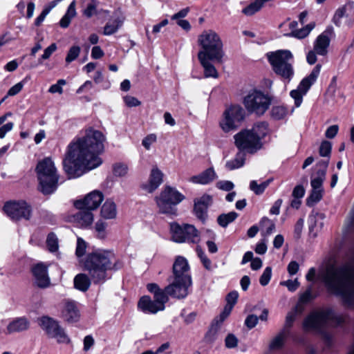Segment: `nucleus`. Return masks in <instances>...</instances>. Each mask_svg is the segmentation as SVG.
Returning <instances> with one entry per match:
<instances>
[{
    "mask_svg": "<svg viewBox=\"0 0 354 354\" xmlns=\"http://www.w3.org/2000/svg\"><path fill=\"white\" fill-rule=\"evenodd\" d=\"M57 178H39V189L44 194L53 193L57 187Z\"/></svg>",
    "mask_w": 354,
    "mask_h": 354,
    "instance_id": "c85d7f7f",
    "label": "nucleus"
},
{
    "mask_svg": "<svg viewBox=\"0 0 354 354\" xmlns=\"http://www.w3.org/2000/svg\"><path fill=\"white\" fill-rule=\"evenodd\" d=\"M198 60L204 69V76L205 77H213L217 78L218 77V73L212 63L216 62V59H212L209 57H198Z\"/></svg>",
    "mask_w": 354,
    "mask_h": 354,
    "instance_id": "b1692460",
    "label": "nucleus"
},
{
    "mask_svg": "<svg viewBox=\"0 0 354 354\" xmlns=\"http://www.w3.org/2000/svg\"><path fill=\"white\" fill-rule=\"evenodd\" d=\"M339 131V127L336 124L330 126L325 132V136L329 139H332L335 137Z\"/></svg>",
    "mask_w": 354,
    "mask_h": 354,
    "instance_id": "774afa93",
    "label": "nucleus"
},
{
    "mask_svg": "<svg viewBox=\"0 0 354 354\" xmlns=\"http://www.w3.org/2000/svg\"><path fill=\"white\" fill-rule=\"evenodd\" d=\"M75 6V1H73L68 6L66 12L59 21V25L62 28H66L69 26L72 19L76 15Z\"/></svg>",
    "mask_w": 354,
    "mask_h": 354,
    "instance_id": "c756f323",
    "label": "nucleus"
},
{
    "mask_svg": "<svg viewBox=\"0 0 354 354\" xmlns=\"http://www.w3.org/2000/svg\"><path fill=\"white\" fill-rule=\"evenodd\" d=\"M272 276V268L267 267L264 270L263 274L260 277L259 283L261 286H265L268 284Z\"/></svg>",
    "mask_w": 354,
    "mask_h": 354,
    "instance_id": "8fccbe9b",
    "label": "nucleus"
},
{
    "mask_svg": "<svg viewBox=\"0 0 354 354\" xmlns=\"http://www.w3.org/2000/svg\"><path fill=\"white\" fill-rule=\"evenodd\" d=\"M332 145L328 141H323L319 147V155L323 157L329 156L331 152Z\"/></svg>",
    "mask_w": 354,
    "mask_h": 354,
    "instance_id": "09e8293b",
    "label": "nucleus"
},
{
    "mask_svg": "<svg viewBox=\"0 0 354 354\" xmlns=\"http://www.w3.org/2000/svg\"><path fill=\"white\" fill-rule=\"evenodd\" d=\"M52 10V7H46L41 13L36 18L35 21V25L36 26H39L42 22L44 21L46 17L48 15V13Z\"/></svg>",
    "mask_w": 354,
    "mask_h": 354,
    "instance_id": "052dcab7",
    "label": "nucleus"
},
{
    "mask_svg": "<svg viewBox=\"0 0 354 354\" xmlns=\"http://www.w3.org/2000/svg\"><path fill=\"white\" fill-rule=\"evenodd\" d=\"M232 310V308L230 306L225 305V306L223 308V310L220 314L219 317L216 318L218 319L219 325H221L223 323V322L230 315Z\"/></svg>",
    "mask_w": 354,
    "mask_h": 354,
    "instance_id": "e2e57ef3",
    "label": "nucleus"
},
{
    "mask_svg": "<svg viewBox=\"0 0 354 354\" xmlns=\"http://www.w3.org/2000/svg\"><path fill=\"white\" fill-rule=\"evenodd\" d=\"M260 225L263 229H264L266 235L271 234L275 230L274 223L267 217H263L261 219Z\"/></svg>",
    "mask_w": 354,
    "mask_h": 354,
    "instance_id": "37998d69",
    "label": "nucleus"
},
{
    "mask_svg": "<svg viewBox=\"0 0 354 354\" xmlns=\"http://www.w3.org/2000/svg\"><path fill=\"white\" fill-rule=\"evenodd\" d=\"M35 283L40 288H46L50 285V279L48 274V266L39 263L32 268Z\"/></svg>",
    "mask_w": 354,
    "mask_h": 354,
    "instance_id": "a211bd4d",
    "label": "nucleus"
},
{
    "mask_svg": "<svg viewBox=\"0 0 354 354\" xmlns=\"http://www.w3.org/2000/svg\"><path fill=\"white\" fill-rule=\"evenodd\" d=\"M313 299L311 288H308L303 294L301 295L299 300V303L303 306V304L308 302Z\"/></svg>",
    "mask_w": 354,
    "mask_h": 354,
    "instance_id": "69168bd1",
    "label": "nucleus"
},
{
    "mask_svg": "<svg viewBox=\"0 0 354 354\" xmlns=\"http://www.w3.org/2000/svg\"><path fill=\"white\" fill-rule=\"evenodd\" d=\"M149 292L153 294L152 300L149 296L140 298L138 302V308L145 313L156 314L158 311H162L165 308V304L169 301V297L158 284L151 283L147 286Z\"/></svg>",
    "mask_w": 354,
    "mask_h": 354,
    "instance_id": "0eeeda50",
    "label": "nucleus"
},
{
    "mask_svg": "<svg viewBox=\"0 0 354 354\" xmlns=\"http://www.w3.org/2000/svg\"><path fill=\"white\" fill-rule=\"evenodd\" d=\"M198 43L201 49L198 57H209L216 59L217 63H222L225 56L223 44L219 35L212 30L203 31L198 37Z\"/></svg>",
    "mask_w": 354,
    "mask_h": 354,
    "instance_id": "7ed1b4c3",
    "label": "nucleus"
},
{
    "mask_svg": "<svg viewBox=\"0 0 354 354\" xmlns=\"http://www.w3.org/2000/svg\"><path fill=\"white\" fill-rule=\"evenodd\" d=\"M258 320L259 318L257 315H250L246 317L245 324L249 329H252L257 326Z\"/></svg>",
    "mask_w": 354,
    "mask_h": 354,
    "instance_id": "680f3d73",
    "label": "nucleus"
},
{
    "mask_svg": "<svg viewBox=\"0 0 354 354\" xmlns=\"http://www.w3.org/2000/svg\"><path fill=\"white\" fill-rule=\"evenodd\" d=\"M220 325L218 324V319H215L205 336L206 342H212L215 340Z\"/></svg>",
    "mask_w": 354,
    "mask_h": 354,
    "instance_id": "4c0bfd02",
    "label": "nucleus"
},
{
    "mask_svg": "<svg viewBox=\"0 0 354 354\" xmlns=\"http://www.w3.org/2000/svg\"><path fill=\"white\" fill-rule=\"evenodd\" d=\"M86 242L82 239L78 238L77 241V246L75 250V254L77 257H82L86 252Z\"/></svg>",
    "mask_w": 354,
    "mask_h": 354,
    "instance_id": "603ef678",
    "label": "nucleus"
},
{
    "mask_svg": "<svg viewBox=\"0 0 354 354\" xmlns=\"http://www.w3.org/2000/svg\"><path fill=\"white\" fill-rule=\"evenodd\" d=\"M107 227L106 223L104 222L102 220H99L97 221L95 225V230L97 233V237L99 239H104L106 237V228Z\"/></svg>",
    "mask_w": 354,
    "mask_h": 354,
    "instance_id": "de8ad7c7",
    "label": "nucleus"
},
{
    "mask_svg": "<svg viewBox=\"0 0 354 354\" xmlns=\"http://www.w3.org/2000/svg\"><path fill=\"white\" fill-rule=\"evenodd\" d=\"M346 319L345 315L336 314L333 310L328 309L310 314L305 319L303 327L306 331L317 330L328 324L340 325L344 323Z\"/></svg>",
    "mask_w": 354,
    "mask_h": 354,
    "instance_id": "39448f33",
    "label": "nucleus"
},
{
    "mask_svg": "<svg viewBox=\"0 0 354 354\" xmlns=\"http://www.w3.org/2000/svg\"><path fill=\"white\" fill-rule=\"evenodd\" d=\"M196 252H197L198 256L201 259V261L203 263L204 267L207 270H210L211 269V261L205 256V253L203 252V250L201 248H197Z\"/></svg>",
    "mask_w": 354,
    "mask_h": 354,
    "instance_id": "6e6d98bb",
    "label": "nucleus"
},
{
    "mask_svg": "<svg viewBox=\"0 0 354 354\" xmlns=\"http://www.w3.org/2000/svg\"><path fill=\"white\" fill-rule=\"evenodd\" d=\"M103 199L102 193L95 190L86 195L83 199L74 201L73 205L77 209L86 208L94 210L100 206Z\"/></svg>",
    "mask_w": 354,
    "mask_h": 354,
    "instance_id": "dca6fc26",
    "label": "nucleus"
},
{
    "mask_svg": "<svg viewBox=\"0 0 354 354\" xmlns=\"http://www.w3.org/2000/svg\"><path fill=\"white\" fill-rule=\"evenodd\" d=\"M351 9V6H344L342 7L339 8L336 11L333 16V21L334 24L340 26L342 24V19L345 17V13L347 11L346 10Z\"/></svg>",
    "mask_w": 354,
    "mask_h": 354,
    "instance_id": "79ce46f5",
    "label": "nucleus"
},
{
    "mask_svg": "<svg viewBox=\"0 0 354 354\" xmlns=\"http://www.w3.org/2000/svg\"><path fill=\"white\" fill-rule=\"evenodd\" d=\"M105 140L102 132L91 129L84 137L71 142L63 160L66 174L82 176L99 167L102 163L99 155L104 151Z\"/></svg>",
    "mask_w": 354,
    "mask_h": 354,
    "instance_id": "f257e3e1",
    "label": "nucleus"
},
{
    "mask_svg": "<svg viewBox=\"0 0 354 354\" xmlns=\"http://www.w3.org/2000/svg\"><path fill=\"white\" fill-rule=\"evenodd\" d=\"M271 103V95L257 89L250 91L243 99V104L246 110L257 115H263Z\"/></svg>",
    "mask_w": 354,
    "mask_h": 354,
    "instance_id": "6e6552de",
    "label": "nucleus"
},
{
    "mask_svg": "<svg viewBox=\"0 0 354 354\" xmlns=\"http://www.w3.org/2000/svg\"><path fill=\"white\" fill-rule=\"evenodd\" d=\"M68 217V221L75 223L77 227L86 228L92 225L94 221V216L91 209L83 208Z\"/></svg>",
    "mask_w": 354,
    "mask_h": 354,
    "instance_id": "6ab92c4d",
    "label": "nucleus"
},
{
    "mask_svg": "<svg viewBox=\"0 0 354 354\" xmlns=\"http://www.w3.org/2000/svg\"><path fill=\"white\" fill-rule=\"evenodd\" d=\"M212 203V197L208 194H203L194 200V213L195 216L204 222L207 217V209Z\"/></svg>",
    "mask_w": 354,
    "mask_h": 354,
    "instance_id": "f3484780",
    "label": "nucleus"
},
{
    "mask_svg": "<svg viewBox=\"0 0 354 354\" xmlns=\"http://www.w3.org/2000/svg\"><path fill=\"white\" fill-rule=\"evenodd\" d=\"M97 3L95 0H90L86 8L84 10V15L90 18L96 13Z\"/></svg>",
    "mask_w": 354,
    "mask_h": 354,
    "instance_id": "3c124183",
    "label": "nucleus"
},
{
    "mask_svg": "<svg viewBox=\"0 0 354 354\" xmlns=\"http://www.w3.org/2000/svg\"><path fill=\"white\" fill-rule=\"evenodd\" d=\"M280 285L287 287L288 290H290V292H294L299 288L300 283L298 281L297 279H295L294 280H287L281 281L280 282Z\"/></svg>",
    "mask_w": 354,
    "mask_h": 354,
    "instance_id": "864d4df0",
    "label": "nucleus"
},
{
    "mask_svg": "<svg viewBox=\"0 0 354 354\" xmlns=\"http://www.w3.org/2000/svg\"><path fill=\"white\" fill-rule=\"evenodd\" d=\"M315 23H310L309 24L306 25L305 27L299 30L292 31L291 35L298 39L305 38L309 35V33L315 28Z\"/></svg>",
    "mask_w": 354,
    "mask_h": 354,
    "instance_id": "58836bf2",
    "label": "nucleus"
},
{
    "mask_svg": "<svg viewBox=\"0 0 354 354\" xmlns=\"http://www.w3.org/2000/svg\"><path fill=\"white\" fill-rule=\"evenodd\" d=\"M245 118V111L239 105H232L223 112L219 122L221 129L228 133L236 130Z\"/></svg>",
    "mask_w": 354,
    "mask_h": 354,
    "instance_id": "1a4fd4ad",
    "label": "nucleus"
},
{
    "mask_svg": "<svg viewBox=\"0 0 354 354\" xmlns=\"http://www.w3.org/2000/svg\"><path fill=\"white\" fill-rule=\"evenodd\" d=\"M50 338L55 339L58 344H68L71 343L70 337L61 326L59 327V329L51 335Z\"/></svg>",
    "mask_w": 354,
    "mask_h": 354,
    "instance_id": "c9c22d12",
    "label": "nucleus"
},
{
    "mask_svg": "<svg viewBox=\"0 0 354 354\" xmlns=\"http://www.w3.org/2000/svg\"><path fill=\"white\" fill-rule=\"evenodd\" d=\"M234 184L229 180H221L216 183V187L221 190L229 192L234 188Z\"/></svg>",
    "mask_w": 354,
    "mask_h": 354,
    "instance_id": "13d9d810",
    "label": "nucleus"
},
{
    "mask_svg": "<svg viewBox=\"0 0 354 354\" xmlns=\"http://www.w3.org/2000/svg\"><path fill=\"white\" fill-rule=\"evenodd\" d=\"M62 317L68 323L75 322L79 319L80 312L75 302L67 301L65 303L62 310Z\"/></svg>",
    "mask_w": 354,
    "mask_h": 354,
    "instance_id": "4be33fe9",
    "label": "nucleus"
},
{
    "mask_svg": "<svg viewBox=\"0 0 354 354\" xmlns=\"http://www.w3.org/2000/svg\"><path fill=\"white\" fill-rule=\"evenodd\" d=\"M101 216L104 219H114L117 216V207L115 203L106 200L101 208Z\"/></svg>",
    "mask_w": 354,
    "mask_h": 354,
    "instance_id": "cd10ccee",
    "label": "nucleus"
},
{
    "mask_svg": "<svg viewBox=\"0 0 354 354\" xmlns=\"http://www.w3.org/2000/svg\"><path fill=\"white\" fill-rule=\"evenodd\" d=\"M245 154L243 151H239L235 158L227 161L225 167L228 170H234L242 167L244 164Z\"/></svg>",
    "mask_w": 354,
    "mask_h": 354,
    "instance_id": "2f4dec72",
    "label": "nucleus"
},
{
    "mask_svg": "<svg viewBox=\"0 0 354 354\" xmlns=\"http://www.w3.org/2000/svg\"><path fill=\"white\" fill-rule=\"evenodd\" d=\"M288 114V109L282 105L274 106L271 110V116L274 120H281Z\"/></svg>",
    "mask_w": 354,
    "mask_h": 354,
    "instance_id": "ea45409f",
    "label": "nucleus"
},
{
    "mask_svg": "<svg viewBox=\"0 0 354 354\" xmlns=\"http://www.w3.org/2000/svg\"><path fill=\"white\" fill-rule=\"evenodd\" d=\"M322 66L317 64L307 77H304L295 90L290 92V96L295 100V104L299 107L303 101V96L306 94L310 86L318 77Z\"/></svg>",
    "mask_w": 354,
    "mask_h": 354,
    "instance_id": "ddd939ff",
    "label": "nucleus"
},
{
    "mask_svg": "<svg viewBox=\"0 0 354 354\" xmlns=\"http://www.w3.org/2000/svg\"><path fill=\"white\" fill-rule=\"evenodd\" d=\"M271 179H268L265 181H260L258 180H252L250 184V188L252 191H253L256 194H262L266 188L270 185L271 183Z\"/></svg>",
    "mask_w": 354,
    "mask_h": 354,
    "instance_id": "72a5a7b5",
    "label": "nucleus"
},
{
    "mask_svg": "<svg viewBox=\"0 0 354 354\" xmlns=\"http://www.w3.org/2000/svg\"><path fill=\"white\" fill-rule=\"evenodd\" d=\"M46 245L50 252H54L58 250V239L56 235L53 233L48 234L46 239Z\"/></svg>",
    "mask_w": 354,
    "mask_h": 354,
    "instance_id": "c03bdc74",
    "label": "nucleus"
},
{
    "mask_svg": "<svg viewBox=\"0 0 354 354\" xmlns=\"http://www.w3.org/2000/svg\"><path fill=\"white\" fill-rule=\"evenodd\" d=\"M185 198V196L175 187L167 185L154 200L160 213L176 216V206Z\"/></svg>",
    "mask_w": 354,
    "mask_h": 354,
    "instance_id": "423d86ee",
    "label": "nucleus"
},
{
    "mask_svg": "<svg viewBox=\"0 0 354 354\" xmlns=\"http://www.w3.org/2000/svg\"><path fill=\"white\" fill-rule=\"evenodd\" d=\"M39 324L49 337H50L60 326L57 321L48 316L41 317L39 320Z\"/></svg>",
    "mask_w": 354,
    "mask_h": 354,
    "instance_id": "a878e982",
    "label": "nucleus"
},
{
    "mask_svg": "<svg viewBox=\"0 0 354 354\" xmlns=\"http://www.w3.org/2000/svg\"><path fill=\"white\" fill-rule=\"evenodd\" d=\"M66 80L63 79H60L57 81V82L55 84H53L50 86L48 91L51 93H58L62 94L63 93L62 86L66 84Z\"/></svg>",
    "mask_w": 354,
    "mask_h": 354,
    "instance_id": "5fc2aeb1",
    "label": "nucleus"
},
{
    "mask_svg": "<svg viewBox=\"0 0 354 354\" xmlns=\"http://www.w3.org/2000/svg\"><path fill=\"white\" fill-rule=\"evenodd\" d=\"M30 322L27 318L17 317L11 321L6 328V333L12 334L15 333H20L28 329Z\"/></svg>",
    "mask_w": 354,
    "mask_h": 354,
    "instance_id": "5701e85b",
    "label": "nucleus"
},
{
    "mask_svg": "<svg viewBox=\"0 0 354 354\" xmlns=\"http://www.w3.org/2000/svg\"><path fill=\"white\" fill-rule=\"evenodd\" d=\"M239 293L237 291L230 292L226 297V306H230L232 308L237 301Z\"/></svg>",
    "mask_w": 354,
    "mask_h": 354,
    "instance_id": "4d7b16f0",
    "label": "nucleus"
},
{
    "mask_svg": "<svg viewBox=\"0 0 354 354\" xmlns=\"http://www.w3.org/2000/svg\"><path fill=\"white\" fill-rule=\"evenodd\" d=\"M3 211L13 221H28L32 216V207L25 201L7 202L3 206Z\"/></svg>",
    "mask_w": 354,
    "mask_h": 354,
    "instance_id": "f8f14e48",
    "label": "nucleus"
},
{
    "mask_svg": "<svg viewBox=\"0 0 354 354\" xmlns=\"http://www.w3.org/2000/svg\"><path fill=\"white\" fill-rule=\"evenodd\" d=\"M322 178H314L311 181L313 190L308 198L307 205L311 206L312 203L319 201L322 198Z\"/></svg>",
    "mask_w": 354,
    "mask_h": 354,
    "instance_id": "393cba45",
    "label": "nucleus"
},
{
    "mask_svg": "<svg viewBox=\"0 0 354 354\" xmlns=\"http://www.w3.org/2000/svg\"><path fill=\"white\" fill-rule=\"evenodd\" d=\"M156 141V136L155 134H150L143 139L142 144L146 149H149L151 145Z\"/></svg>",
    "mask_w": 354,
    "mask_h": 354,
    "instance_id": "0e129e2a",
    "label": "nucleus"
},
{
    "mask_svg": "<svg viewBox=\"0 0 354 354\" xmlns=\"http://www.w3.org/2000/svg\"><path fill=\"white\" fill-rule=\"evenodd\" d=\"M82 269L86 273L77 274L74 278L76 289L86 292L91 283L102 285L111 278L110 272L122 268V263L117 259L112 250L97 249L88 252L80 261Z\"/></svg>",
    "mask_w": 354,
    "mask_h": 354,
    "instance_id": "f03ea898",
    "label": "nucleus"
},
{
    "mask_svg": "<svg viewBox=\"0 0 354 354\" xmlns=\"http://www.w3.org/2000/svg\"><path fill=\"white\" fill-rule=\"evenodd\" d=\"M286 335V332L283 330L276 336L270 344V349L274 350L280 348L283 344Z\"/></svg>",
    "mask_w": 354,
    "mask_h": 354,
    "instance_id": "49530a36",
    "label": "nucleus"
},
{
    "mask_svg": "<svg viewBox=\"0 0 354 354\" xmlns=\"http://www.w3.org/2000/svg\"><path fill=\"white\" fill-rule=\"evenodd\" d=\"M23 82H19L15 85L12 86L8 91L7 96H14L18 94L23 88Z\"/></svg>",
    "mask_w": 354,
    "mask_h": 354,
    "instance_id": "338daca9",
    "label": "nucleus"
},
{
    "mask_svg": "<svg viewBox=\"0 0 354 354\" xmlns=\"http://www.w3.org/2000/svg\"><path fill=\"white\" fill-rule=\"evenodd\" d=\"M192 285V279L174 278L173 281L167 286L165 289V294L178 299H184L188 295V289Z\"/></svg>",
    "mask_w": 354,
    "mask_h": 354,
    "instance_id": "2eb2a0df",
    "label": "nucleus"
},
{
    "mask_svg": "<svg viewBox=\"0 0 354 354\" xmlns=\"http://www.w3.org/2000/svg\"><path fill=\"white\" fill-rule=\"evenodd\" d=\"M80 51H81V48L80 46H71L68 51V53L66 55V62L67 64H69L71 62H72L73 61L75 60L80 53Z\"/></svg>",
    "mask_w": 354,
    "mask_h": 354,
    "instance_id": "a18cd8bd",
    "label": "nucleus"
},
{
    "mask_svg": "<svg viewBox=\"0 0 354 354\" xmlns=\"http://www.w3.org/2000/svg\"><path fill=\"white\" fill-rule=\"evenodd\" d=\"M238 216V214L235 212H230L227 214H221L218 218V223L223 227H225L227 225L233 222Z\"/></svg>",
    "mask_w": 354,
    "mask_h": 354,
    "instance_id": "e433bc0d",
    "label": "nucleus"
},
{
    "mask_svg": "<svg viewBox=\"0 0 354 354\" xmlns=\"http://www.w3.org/2000/svg\"><path fill=\"white\" fill-rule=\"evenodd\" d=\"M172 239L177 243H197L199 241L198 232L192 225L180 226L177 223L171 225Z\"/></svg>",
    "mask_w": 354,
    "mask_h": 354,
    "instance_id": "4468645a",
    "label": "nucleus"
},
{
    "mask_svg": "<svg viewBox=\"0 0 354 354\" xmlns=\"http://www.w3.org/2000/svg\"><path fill=\"white\" fill-rule=\"evenodd\" d=\"M267 57L273 71L290 82L294 75L293 56L291 52L288 50H279L267 53Z\"/></svg>",
    "mask_w": 354,
    "mask_h": 354,
    "instance_id": "20e7f679",
    "label": "nucleus"
},
{
    "mask_svg": "<svg viewBox=\"0 0 354 354\" xmlns=\"http://www.w3.org/2000/svg\"><path fill=\"white\" fill-rule=\"evenodd\" d=\"M123 21L120 18L114 19L111 22L107 23L104 28L103 33L104 35H111L118 31V30L122 26Z\"/></svg>",
    "mask_w": 354,
    "mask_h": 354,
    "instance_id": "f704fd0d",
    "label": "nucleus"
},
{
    "mask_svg": "<svg viewBox=\"0 0 354 354\" xmlns=\"http://www.w3.org/2000/svg\"><path fill=\"white\" fill-rule=\"evenodd\" d=\"M113 173L116 177H122L129 175V167L128 166L122 162H118L113 166Z\"/></svg>",
    "mask_w": 354,
    "mask_h": 354,
    "instance_id": "a19ab883",
    "label": "nucleus"
},
{
    "mask_svg": "<svg viewBox=\"0 0 354 354\" xmlns=\"http://www.w3.org/2000/svg\"><path fill=\"white\" fill-rule=\"evenodd\" d=\"M174 278L192 279L189 272V266L187 261L183 257H178L173 265Z\"/></svg>",
    "mask_w": 354,
    "mask_h": 354,
    "instance_id": "412c9836",
    "label": "nucleus"
},
{
    "mask_svg": "<svg viewBox=\"0 0 354 354\" xmlns=\"http://www.w3.org/2000/svg\"><path fill=\"white\" fill-rule=\"evenodd\" d=\"M236 147L243 153H254L261 149L262 142L255 137L249 129H243L234 136Z\"/></svg>",
    "mask_w": 354,
    "mask_h": 354,
    "instance_id": "9d476101",
    "label": "nucleus"
},
{
    "mask_svg": "<svg viewBox=\"0 0 354 354\" xmlns=\"http://www.w3.org/2000/svg\"><path fill=\"white\" fill-rule=\"evenodd\" d=\"M332 33L333 28H328L317 37L314 41L313 49L310 50L306 56V60L309 64H314L317 62V55L322 56L327 55Z\"/></svg>",
    "mask_w": 354,
    "mask_h": 354,
    "instance_id": "9b49d317",
    "label": "nucleus"
},
{
    "mask_svg": "<svg viewBox=\"0 0 354 354\" xmlns=\"http://www.w3.org/2000/svg\"><path fill=\"white\" fill-rule=\"evenodd\" d=\"M304 306L300 304H297L296 306L290 311L286 317L285 328H290L294 322L297 315L301 314L304 311Z\"/></svg>",
    "mask_w": 354,
    "mask_h": 354,
    "instance_id": "473e14b6",
    "label": "nucleus"
},
{
    "mask_svg": "<svg viewBox=\"0 0 354 354\" xmlns=\"http://www.w3.org/2000/svg\"><path fill=\"white\" fill-rule=\"evenodd\" d=\"M36 171L39 177H57V170L50 158H45L37 163Z\"/></svg>",
    "mask_w": 354,
    "mask_h": 354,
    "instance_id": "aec40b11",
    "label": "nucleus"
},
{
    "mask_svg": "<svg viewBox=\"0 0 354 354\" xmlns=\"http://www.w3.org/2000/svg\"><path fill=\"white\" fill-rule=\"evenodd\" d=\"M162 183V178H142L140 187L145 193H153Z\"/></svg>",
    "mask_w": 354,
    "mask_h": 354,
    "instance_id": "bb28decb",
    "label": "nucleus"
},
{
    "mask_svg": "<svg viewBox=\"0 0 354 354\" xmlns=\"http://www.w3.org/2000/svg\"><path fill=\"white\" fill-rule=\"evenodd\" d=\"M225 346L228 348H233L237 346L238 339L232 334H229L225 339Z\"/></svg>",
    "mask_w": 354,
    "mask_h": 354,
    "instance_id": "bf43d9fd",
    "label": "nucleus"
},
{
    "mask_svg": "<svg viewBox=\"0 0 354 354\" xmlns=\"http://www.w3.org/2000/svg\"><path fill=\"white\" fill-rule=\"evenodd\" d=\"M252 134L255 136L259 141L268 133V123L266 122H259L254 124L251 129H249Z\"/></svg>",
    "mask_w": 354,
    "mask_h": 354,
    "instance_id": "7c9ffc66",
    "label": "nucleus"
}]
</instances>
